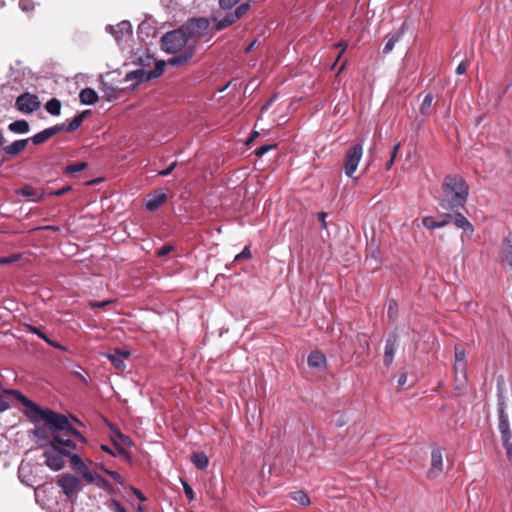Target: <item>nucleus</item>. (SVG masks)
Returning a JSON list of instances; mask_svg holds the SVG:
<instances>
[{"label": "nucleus", "instance_id": "72a5a7b5", "mask_svg": "<svg viewBox=\"0 0 512 512\" xmlns=\"http://www.w3.org/2000/svg\"><path fill=\"white\" fill-rule=\"evenodd\" d=\"M433 103V95L427 94L425 95L421 106H420V113L424 116H429L431 114V107Z\"/></svg>", "mask_w": 512, "mask_h": 512}, {"label": "nucleus", "instance_id": "1a4fd4ad", "mask_svg": "<svg viewBox=\"0 0 512 512\" xmlns=\"http://www.w3.org/2000/svg\"><path fill=\"white\" fill-rule=\"evenodd\" d=\"M164 62H158L155 64V67L152 70H146L145 68H139L133 71H130L126 74V81L136 80L138 83L146 82L151 79H156L160 77L164 72Z\"/></svg>", "mask_w": 512, "mask_h": 512}, {"label": "nucleus", "instance_id": "6e6d98bb", "mask_svg": "<svg viewBox=\"0 0 512 512\" xmlns=\"http://www.w3.org/2000/svg\"><path fill=\"white\" fill-rule=\"evenodd\" d=\"M18 259V256L0 257V264H10Z\"/></svg>", "mask_w": 512, "mask_h": 512}, {"label": "nucleus", "instance_id": "f03ea898", "mask_svg": "<svg viewBox=\"0 0 512 512\" xmlns=\"http://www.w3.org/2000/svg\"><path fill=\"white\" fill-rule=\"evenodd\" d=\"M161 47L164 52L174 54L167 62L174 67L186 65L196 52L195 43L189 42L181 27L166 32L161 38Z\"/></svg>", "mask_w": 512, "mask_h": 512}, {"label": "nucleus", "instance_id": "aec40b11", "mask_svg": "<svg viewBox=\"0 0 512 512\" xmlns=\"http://www.w3.org/2000/svg\"><path fill=\"white\" fill-rule=\"evenodd\" d=\"M500 257L503 262L512 266V232H510L503 240Z\"/></svg>", "mask_w": 512, "mask_h": 512}, {"label": "nucleus", "instance_id": "39448f33", "mask_svg": "<svg viewBox=\"0 0 512 512\" xmlns=\"http://www.w3.org/2000/svg\"><path fill=\"white\" fill-rule=\"evenodd\" d=\"M507 403L506 398L502 393L497 395V415H498V430L501 434L502 445L505 448L506 456L512 460V432L510 428V421L506 412Z\"/></svg>", "mask_w": 512, "mask_h": 512}, {"label": "nucleus", "instance_id": "f704fd0d", "mask_svg": "<svg viewBox=\"0 0 512 512\" xmlns=\"http://www.w3.org/2000/svg\"><path fill=\"white\" fill-rule=\"evenodd\" d=\"M398 304L395 300H390L387 309V318L390 323H394L398 318Z\"/></svg>", "mask_w": 512, "mask_h": 512}, {"label": "nucleus", "instance_id": "9b49d317", "mask_svg": "<svg viewBox=\"0 0 512 512\" xmlns=\"http://www.w3.org/2000/svg\"><path fill=\"white\" fill-rule=\"evenodd\" d=\"M57 485L67 498H72L82 490L81 481L72 474H63L57 480Z\"/></svg>", "mask_w": 512, "mask_h": 512}, {"label": "nucleus", "instance_id": "09e8293b", "mask_svg": "<svg viewBox=\"0 0 512 512\" xmlns=\"http://www.w3.org/2000/svg\"><path fill=\"white\" fill-rule=\"evenodd\" d=\"M335 47H336V48H340V49H341V50H340V52H339V54H338V55H337V57H336V61H335V62H337V61L340 59V57L342 56V54L344 53V51L347 49L348 44H347V42H345V41H340V42H338V43H336V44H335ZM335 65H336V63H334L333 67H334Z\"/></svg>", "mask_w": 512, "mask_h": 512}, {"label": "nucleus", "instance_id": "8fccbe9b", "mask_svg": "<svg viewBox=\"0 0 512 512\" xmlns=\"http://www.w3.org/2000/svg\"><path fill=\"white\" fill-rule=\"evenodd\" d=\"M173 250V247L171 245H164L162 246L158 251H157V255L159 257H163L167 254H169L171 251Z\"/></svg>", "mask_w": 512, "mask_h": 512}, {"label": "nucleus", "instance_id": "13d9d810", "mask_svg": "<svg viewBox=\"0 0 512 512\" xmlns=\"http://www.w3.org/2000/svg\"><path fill=\"white\" fill-rule=\"evenodd\" d=\"M177 163L176 162H173L170 166H168L166 169L162 170L159 172V175L161 176H167L169 174H171V172L174 170V168L176 167Z\"/></svg>", "mask_w": 512, "mask_h": 512}, {"label": "nucleus", "instance_id": "37998d69", "mask_svg": "<svg viewBox=\"0 0 512 512\" xmlns=\"http://www.w3.org/2000/svg\"><path fill=\"white\" fill-rule=\"evenodd\" d=\"M240 0H219V7L222 10H229L238 4Z\"/></svg>", "mask_w": 512, "mask_h": 512}, {"label": "nucleus", "instance_id": "b1692460", "mask_svg": "<svg viewBox=\"0 0 512 512\" xmlns=\"http://www.w3.org/2000/svg\"><path fill=\"white\" fill-rule=\"evenodd\" d=\"M79 99L80 102L84 105H93L98 101L99 97L94 89L84 88L79 94Z\"/></svg>", "mask_w": 512, "mask_h": 512}, {"label": "nucleus", "instance_id": "774afa93", "mask_svg": "<svg viewBox=\"0 0 512 512\" xmlns=\"http://www.w3.org/2000/svg\"><path fill=\"white\" fill-rule=\"evenodd\" d=\"M258 135H259V133H258V132H256V131H255V132H253V133H252V135H251V137L248 139L247 144H249L250 142H252V141H253V140H254Z\"/></svg>", "mask_w": 512, "mask_h": 512}, {"label": "nucleus", "instance_id": "7ed1b4c3", "mask_svg": "<svg viewBox=\"0 0 512 512\" xmlns=\"http://www.w3.org/2000/svg\"><path fill=\"white\" fill-rule=\"evenodd\" d=\"M468 197V186L458 175H448L444 179L443 193L439 206L445 210H457L464 207Z\"/></svg>", "mask_w": 512, "mask_h": 512}, {"label": "nucleus", "instance_id": "2eb2a0df", "mask_svg": "<svg viewBox=\"0 0 512 512\" xmlns=\"http://www.w3.org/2000/svg\"><path fill=\"white\" fill-rule=\"evenodd\" d=\"M398 336L396 333H391L386 339L384 348L383 362L385 366H390L394 360V356L397 350Z\"/></svg>", "mask_w": 512, "mask_h": 512}, {"label": "nucleus", "instance_id": "58836bf2", "mask_svg": "<svg viewBox=\"0 0 512 512\" xmlns=\"http://www.w3.org/2000/svg\"><path fill=\"white\" fill-rule=\"evenodd\" d=\"M25 327L28 332L37 335L39 338H41L45 342L48 341L49 337L44 332H42L38 327L31 325V324H26Z\"/></svg>", "mask_w": 512, "mask_h": 512}, {"label": "nucleus", "instance_id": "0eeeda50", "mask_svg": "<svg viewBox=\"0 0 512 512\" xmlns=\"http://www.w3.org/2000/svg\"><path fill=\"white\" fill-rule=\"evenodd\" d=\"M439 220L445 221V226L453 223L457 228L462 229L461 239L469 238L474 233L473 224L460 212L444 213L439 216Z\"/></svg>", "mask_w": 512, "mask_h": 512}, {"label": "nucleus", "instance_id": "9d476101", "mask_svg": "<svg viewBox=\"0 0 512 512\" xmlns=\"http://www.w3.org/2000/svg\"><path fill=\"white\" fill-rule=\"evenodd\" d=\"M363 156V144L357 143L350 147L345 155L344 172L346 176L353 178L359 162Z\"/></svg>", "mask_w": 512, "mask_h": 512}, {"label": "nucleus", "instance_id": "5fc2aeb1", "mask_svg": "<svg viewBox=\"0 0 512 512\" xmlns=\"http://www.w3.org/2000/svg\"><path fill=\"white\" fill-rule=\"evenodd\" d=\"M46 343L56 349H59V350H62V351H66L67 348L65 346H63L62 344L54 341V340H51L50 338L48 339V341H46Z\"/></svg>", "mask_w": 512, "mask_h": 512}, {"label": "nucleus", "instance_id": "603ef678", "mask_svg": "<svg viewBox=\"0 0 512 512\" xmlns=\"http://www.w3.org/2000/svg\"><path fill=\"white\" fill-rule=\"evenodd\" d=\"M467 68H468V63L466 61H461L456 68V73L458 75H462L466 72Z\"/></svg>", "mask_w": 512, "mask_h": 512}, {"label": "nucleus", "instance_id": "49530a36", "mask_svg": "<svg viewBox=\"0 0 512 512\" xmlns=\"http://www.w3.org/2000/svg\"><path fill=\"white\" fill-rule=\"evenodd\" d=\"M251 257V251L248 246H246L241 253L235 256V261H239L241 259H249Z\"/></svg>", "mask_w": 512, "mask_h": 512}, {"label": "nucleus", "instance_id": "3c124183", "mask_svg": "<svg viewBox=\"0 0 512 512\" xmlns=\"http://www.w3.org/2000/svg\"><path fill=\"white\" fill-rule=\"evenodd\" d=\"M71 189H72V188H71V186H65V187H63V188H61V189H58V190H55V191L50 192V195H51V196H57V197H59V196L64 195L65 193H67V192H68V191H70Z\"/></svg>", "mask_w": 512, "mask_h": 512}, {"label": "nucleus", "instance_id": "0e129e2a", "mask_svg": "<svg viewBox=\"0 0 512 512\" xmlns=\"http://www.w3.org/2000/svg\"><path fill=\"white\" fill-rule=\"evenodd\" d=\"M117 435L124 443L131 444V440L128 436L121 434L119 431L117 432Z\"/></svg>", "mask_w": 512, "mask_h": 512}, {"label": "nucleus", "instance_id": "4468645a", "mask_svg": "<svg viewBox=\"0 0 512 512\" xmlns=\"http://www.w3.org/2000/svg\"><path fill=\"white\" fill-rule=\"evenodd\" d=\"M443 471V453L439 447H435L431 452V466L427 471L428 478H436Z\"/></svg>", "mask_w": 512, "mask_h": 512}, {"label": "nucleus", "instance_id": "69168bd1", "mask_svg": "<svg viewBox=\"0 0 512 512\" xmlns=\"http://www.w3.org/2000/svg\"><path fill=\"white\" fill-rule=\"evenodd\" d=\"M256 42H257V40L252 41V42H251V43L246 47L245 52H246V53H249V52L253 49V47L255 46Z\"/></svg>", "mask_w": 512, "mask_h": 512}, {"label": "nucleus", "instance_id": "4be33fe9", "mask_svg": "<svg viewBox=\"0 0 512 512\" xmlns=\"http://www.w3.org/2000/svg\"><path fill=\"white\" fill-rule=\"evenodd\" d=\"M18 478L23 484L33 487V477L31 475V466L29 463L21 462L18 467Z\"/></svg>", "mask_w": 512, "mask_h": 512}, {"label": "nucleus", "instance_id": "bb28decb", "mask_svg": "<svg viewBox=\"0 0 512 512\" xmlns=\"http://www.w3.org/2000/svg\"><path fill=\"white\" fill-rule=\"evenodd\" d=\"M8 129L15 134H25L30 130L29 123L24 120H16L8 125Z\"/></svg>", "mask_w": 512, "mask_h": 512}, {"label": "nucleus", "instance_id": "cd10ccee", "mask_svg": "<svg viewBox=\"0 0 512 512\" xmlns=\"http://www.w3.org/2000/svg\"><path fill=\"white\" fill-rule=\"evenodd\" d=\"M403 35V31L402 30H398V31H395L393 33H390L387 35L386 39V43L384 45V48H383V52L384 53H389L393 50L395 44L400 40V38L402 37Z\"/></svg>", "mask_w": 512, "mask_h": 512}, {"label": "nucleus", "instance_id": "f8f14e48", "mask_svg": "<svg viewBox=\"0 0 512 512\" xmlns=\"http://www.w3.org/2000/svg\"><path fill=\"white\" fill-rule=\"evenodd\" d=\"M41 103L38 96L31 93H23L19 95L15 101V107L24 114H31L39 109Z\"/></svg>", "mask_w": 512, "mask_h": 512}, {"label": "nucleus", "instance_id": "423d86ee", "mask_svg": "<svg viewBox=\"0 0 512 512\" xmlns=\"http://www.w3.org/2000/svg\"><path fill=\"white\" fill-rule=\"evenodd\" d=\"M210 26V21L208 18L199 17V18H189L182 26L181 31H183L189 40V42H194L207 34V31Z\"/></svg>", "mask_w": 512, "mask_h": 512}, {"label": "nucleus", "instance_id": "c9c22d12", "mask_svg": "<svg viewBox=\"0 0 512 512\" xmlns=\"http://www.w3.org/2000/svg\"><path fill=\"white\" fill-rule=\"evenodd\" d=\"M292 499L303 506H309L311 503L309 496L304 491L293 492Z\"/></svg>", "mask_w": 512, "mask_h": 512}, {"label": "nucleus", "instance_id": "a878e982", "mask_svg": "<svg viewBox=\"0 0 512 512\" xmlns=\"http://www.w3.org/2000/svg\"><path fill=\"white\" fill-rule=\"evenodd\" d=\"M99 88L103 92V97L107 101H113L118 98L119 89L114 88L109 83L101 81Z\"/></svg>", "mask_w": 512, "mask_h": 512}, {"label": "nucleus", "instance_id": "4d7b16f0", "mask_svg": "<svg viewBox=\"0 0 512 512\" xmlns=\"http://www.w3.org/2000/svg\"><path fill=\"white\" fill-rule=\"evenodd\" d=\"M131 490L133 494L137 497V499L140 500L141 502H145L147 500V498L139 489L132 487Z\"/></svg>", "mask_w": 512, "mask_h": 512}, {"label": "nucleus", "instance_id": "20e7f679", "mask_svg": "<svg viewBox=\"0 0 512 512\" xmlns=\"http://www.w3.org/2000/svg\"><path fill=\"white\" fill-rule=\"evenodd\" d=\"M76 450V444L70 438L55 436L50 441V447L43 453L45 464L53 471H59L65 466V457Z\"/></svg>", "mask_w": 512, "mask_h": 512}, {"label": "nucleus", "instance_id": "338daca9", "mask_svg": "<svg viewBox=\"0 0 512 512\" xmlns=\"http://www.w3.org/2000/svg\"><path fill=\"white\" fill-rule=\"evenodd\" d=\"M101 448H102V450H103V451H105V452H107V453H109V454H111V455H115V454L113 453V451H112L108 446H106V445H102V446H101Z\"/></svg>", "mask_w": 512, "mask_h": 512}, {"label": "nucleus", "instance_id": "ddd939ff", "mask_svg": "<svg viewBox=\"0 0 512 512\" xmlns=\"http://www.w3.org/2000/svg\"><path fill=\"white\" fill-rule=\"evenodd\" d=\"M70 463L72 468L78 472L87 483H93L95 481V476L84 464L78 454L72 452L70 455Z\"/></svg>", "mask_w": 512, "mask_h": 512}, {"label": "nucleus", "instance_id": "c03bdc74", "mask_svg": "<svg viewBox=\"0 0 512 512\" xmlns=\"http://www.w3.org/2000/svg\"><path fill=\"white\" fill-rule=\"evenodd\" d=\"M276 147L275 144H267V145H263L261 147H259L258 149L255 150V154L259 157L263 156L264 154H266L268 151H270L271 149H274Z\"/></svg>", "mask_w": 512, "mask_h": 512}, {"label": "nucleus", "instance_id": "a19ab883", "mask_svg": "<svg viewBox=\"0 0 512 512\" xmlns=\"http://www.w3.org/2000/svg\"><path fill=\"white\" fill-rule=\"evenodd\" d=\"M34 0H20L19 1V7L24 12L32 11L35 7Z\"/></svg>", "mask_w": 512, "mask_h": 512}, {"label": "nucleus", "instance_id": "c85d7f7f", "mask_svg": "<svg viewBox=\"0 0 512 512\" xmlns=\"http://www.w3.org/2000/svg\"><path fill=\"white\" fill-rule=\"evenodd\" d=\"M90 114L89 110H84L81 113H78L67 126L66 132H74L80 128L85 117Z\"/></svg>", "mask_w": 512, "mask_h": 512}, {"label": "nucleus", "instance_id": "4c0bfd02", "mask_svg": "<svg viewBox=\"0 0 512 512\" xmlns=\"http://www.w3.org/2000/svg\"><path fill=\"white\" fill-rule=\"evenodd\" d=\"M139 65H141V68L149 67L151 65H154L158 63L159 61H156L155 58H153L149 54H145L143 56H140L138 59Z\"/></svg>", "mask_w": 512, "mask_h": 512}, {"label": "nucleus", "instance_id": "dca6fc26", "mask_svg": "<svg viewBox=\"0 0 512 512\" xmlns=\"http://www.w3.org/2000/svg\"><path fill=\"white\" fill-rule=\"evenodd\" d=\"M106 31L113 35L115 40L119 41L126 34L132 33V26L129 21H121L116 26L108 25Z\"/></svg>", "mask_w": 512, "mask_h": 512}, {"label": "nucleus", "instance_id": "864d4df0", "mask_svg": "<svg viewBox=\"0 0 512 512\" xmlns=\"http://www.w3.org/2000/svg\"><path fill=\"white\" fill-rule=\"evenodd\" d=\"M110 303H111V301H92L89 303V306L91 308H103Z\"/></svg>", "mask_w": 512, "mask_h": 512}, {"label": "nucleus", "instance_id": "5701e85b", "mask_svg": "<svg viewBox=\"0 0 512 512\" xmlns=\"http://www.w3.org/2000/svg\"><path fill=\"white\" fill-rule=\"evenodd\" d=\"M307 362L311 368H323L326 366V357L319 351H312L308 355Z\"/></svg>", "mask_w": 512, "mask_h": 512}, {"label": "nucleus", "instance_id": "052dcab7", "mask_svg": "<svg viewBox=\"0 0 512 512\" xmlns=\"http://www.w3.org/2000/svg\"><path fill=\"white\" fill-rule=\"evenodd\" d=\"M112 505L114 508V512H127L125 507L121 505L118 501H113Z\"/></svg>", "mask_w": 512, "mask_h": 512}, {"label": "nucleus", "instance_id": "412c9836", "mask_svg": "<svg viewBox=\"0 0 512 512\" xmlns=\"http://www.w3.org/2000/svg\"><path fill=\"white\" fill-rule=\"evenodd\" d=\"M28 142L29 139L16 140L9 145L3 146V151L9 156H16L25 149Z\"/></svg>", "mask_w": 512, "mask_h": 512}, {"label": "nucleus", "instance_id": "473e14b6", "mask_svg": "<svg viewBox=\"0 0 512 512\" xmlns=\"http://www.w3.org/2000/svg\"><path fill=\"white\" fill-rule=\"evenodd\" d=\"M51 137H52V135H51L49 129L46 128L28 139H29V141H32V143L34 145H40V144L46 142L47 140H49Z\"/></svg>", "mask_w": 512, "mask_h": 512}, {"label": "nucleus", "instance_id": "a18cd8bd", "mask_svg": "<svg viewBox=\"0 0 512 512\" xmlns=\"http://www.w3.org/2000/svg\"><path fill=\"white\" fill-rule=\"evenodd\" d=\"M67 126L64 123L56 124L52 127H49V131L52 135V137L60 132L66 131Z\"/></svg>", "mask_w": 512, "mask_h": 512}, {"label": "nucleus", "instance_id": "6ab92c4d", "mask_svg": "<svg viewBox=\"0 0 512 512\" xmlns=\"http://www.w3.org/2000/svg\"><path fill=\"white\" fill-rule=\"evenodd\" d=\"M454 370L458 374L465 375L466 372V354L465 350L459 346H455V363Z\"/></svg>", "mask_w": 512, "mask_h": 512}, {"label": "nucleus", "instance_id": "ea45409f", "mask_svg": "<svg viewBox=\"0 0 512 512\" xmlns=\"http://www.w3.org/2000/svg\"><path fill=\"white\" fill-rule=\"evenodd\" d=\"M400 146H401V143H400V142H398V143H397V144H395V146L393 147V150H392V152H391V157H390V159H389V160L386 162V164H385V168H386V170H390V169H391V167L393 166L394 161H395V159H396V156H397V153H398V150H399Z\"/></svg>", "mask_w": 512, "mask_h": 512}, {"label": "nucleus", "instance_id": "f3484780", "mask_svg": "<svg viewBox=\"0 0 512 512\" xmlns=\"http://www.w3.org/2000/svg\"><path fill=\"white\" fill-rule=\"evenodd\" d=\"M130 356V351L128 350H118L116 349L113 353L106 354V357L111 361L113 366L123 371L126 368V364L124 359Z\"/></svg>", "mask_w": 512, "mask_h": 512}, {"label": "nucleus", "instance_id": "79ce46f5", "mask_svg": "<svg viewBox=\"0 0 512 512\" xmlns=\"http://www.w3.org/2000/svg\"><path fill=\"white\" fill-rule=\"evenodd\" d=\"M183 490L185 496L187 497L189 502H192L195 499L193 488L186 482L182 480Z\"/></svg>", "mask_w": 512, "mask_h": 512}, {"label": "nucleus", "instance_id": "e2e57ef3", "mask_svg": "<svg viewBox=\"0 0 512 512\" xmlns=\"http://www.w3.org/2000/svg\"><path fill=\"white\" fill-rule=\"evenodd\" d=\"M407 382V375L406 374H402L400 375V377L398 378V386H404Z\"/></svg>", "mask_w": 512, "mask_h": 512}, {"label": "nucleus", "instance_id": "bf43d9fd", "mask_svg": "<svg viewBox=\"0 0 512 512\" xmlns=\"http://www.w3.org/2000/svg\"><path fill=\"white\" fill-rule=\"evenodd\" d=\"M326 218H327V213L326 212H320L318 214V220L321 222V227L323 229L327 228Z\"/></svg>", "mask_w": 512, "mask_h": 512}, {"label": "nucleus", "instance_id": "de8ad7c7", "mask_svg": "<svg viewBox=\"0 0 512 512\" xmlns=\"http://www.w3.org/2000/svg\"><path fill=\"white\" fill-rule=\"evenodd\" d=\"M105 473L110 476L114 481H116L117 483L119 484H123V478L122 476L116 472V471H112V470H105Z\"/></svg>", "mask_w": 512, "mask_h": 512}, {"label": "nucleus", "instance_id": "2f4dec72", "mask_svg": "<svg viewBox=\"0 0 512 512\" xmlns=\"http://www.w3.org/2000/svg\"><path fill=\"white\" fill-rule=\"evenodd\" d=\"M422 224L427 229L433 230L436 228H442L445 226V221H441L438 219H435L432 216H426L422 219Z\"/></svg>", "mask_w": 512, "mask_h": 512}, {"label": "nucleus", "instance_id": "f257e3e1", "mask_svg": "<svg viewBox=\"0 0 512 512\" xmlns=\"http://www.w3.org/2000/svg\"><path fill=\"white\" fill-rule=\"evenodd\" d=\"M4 393L14 396L23 406L27 408L25 416L34 423L43 421L50 431L52 438L55 436L70 438L74 437L81 443H86V438L75 429L64 414L57 413L49 408H42L19 390L6 389Z\"/></svg>", "mask_w": 512, "mask_h": 512}, {"label": "nucleus", "instance_id": "7c9ffc66", "mask_svg": "<svg viewBox=\"0 0 512 512\" xmlns=\"http://www.w3.org/2000/svg\"><path fill=\"white\" fill-rule=\"evenodd\" d=\"M46 111L53 115L58 116L61 113V102L57 98H52L45 104Z\"/></svg>", "mask_w": 512, "mask_h": 512}, {"label": "nucleus", "instance_id": "393cba45", "mask_svg": "<svg viewBox=\"0 0 512 512\" xmlns=\"http://www.w3.org/2000/svg\"><path fill=\"white\" fill-rule=\"evenodd\" d=\"M16 193L18 195L28 198L29 200H31L33 202H40L43 197V195H40L39 197L35 198L37 196V191L31 185H24L22 188L17 189Z\"/></svg>", "mask_w": 512, "mask_h": 512}, {"label": "nucleus", "instance_id": "6e6552de", "mask_svg": "<svg viewBox=\"0 0 512 512\" xmlns=\"http://www.w3.org/2000/svg\"><path fill=\"white\" fill-rule=\"evenodd\" d=\"M252 2L253 0H247L240 4L233 12L227 13L222 19L213 17L212 20L215 22V30L217 32L221 31L241 19L250 10Z\"/></svg>", "mask_w": 512, "mask_h": 512}, {"label": "nucleus", "instance_id": "e433bc0d", "mask_svg": "<svg viewBox=\"0 0 512 512\" xmlns=\"http://www.w3.org/2000/svg\"><path fill=\"white\" fill-rule=\"evenodd\" d=\"M86 167H87V163L77 162V163L70 164V165L66 166L64 169V173L65 174H74V173L84 170Z\"/></svg>", "mask_w": 512, "mask_h": 512}, {"label": "nucleus", "instance_id": "680f3d73", "mask_svg": "<svg viewBox=\"0 0 512 512\" xmlns=\"http://www.w3.org/2000/svg\"><path fill=\"white\" fill-rule=\"evenodd\" d=\"M8 408H9L8 402L5 400V398L2 395H0V413L4 412Z\"/></svg>", "mask_w": 512, "mask_h": 512}, {"label": "nucleus", "instance_id": "a211bd4d", "mask_svg": "<svg viewBox=\"0 0 512 512\" xmlns=\"http://www.w3.org/2000/svg\"><path fill=\"white\" fill-rule=\"evenodd\" d=\"M167 199V196L162 191H155L149 194L145 200V208L149 211L157 210Z\"/></svg>", "mask_w": 512, "mask_h": 512}, {"label": "nucleus", "instance_id": "c756f323", "mask_svg": "<svg viewBox=\"0 0 512 512\" xmlns=\"http://www.w3.org/2000/svg\"><path fill=\"white\" fill-rule=\"evenodd\" d=\"M193 464L200 470H204L208 467L209 459L203 452H196L192 455Z\"/></svg>", "mask_w": 512, "mask_h": 512}]
</instances>
